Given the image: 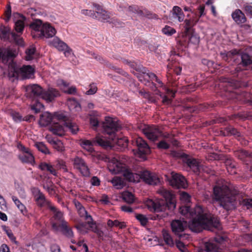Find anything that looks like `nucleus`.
<instances>
[{
    "label": "nucleus",
    "mask_w": 252,
    "mask_h": 252,
    "mask_svg": "<svg viewBox=\"0 0 252 252\" xmlns=\"http://www.w3.org/2000/svg\"><path fill=\"white\" fill-rule=\"evenodd\" d=\"M180 213L184 216L188 217L189 215L192 218L189 223V227L193 232H200L203 229L220 228L219 218L200 205H196L194 208L187 206L182 207Z\"/></svg>",
    "instance_id": "1"
},
{
    "label": "nucleus",
    "mask_w": 252,
    "mask_h": 252,
    "mask_svg": "<svg viewBox=\"0 0 252 252\" xmlns=\"http://www.w3.org/2000/svg\"><path fill=\"white\" fill-rule=\"evenodd\" d=\"M239 194V191L233 185L224 181L213 187L211 196L214 203L217 202L224 210L230 211L236 208V196Z\"/></svg>",
    "instance_id": "2"
},
{
    "label": "nucleus",
    "mask_w": 252,
    "mask_h": 252,
    "mask_svg": "<svg viewBox=\"0 0 252 252\" xmlns=\"http://www.w3.org/2000/svg\"><path fill=\"white\" fill-rule=\"evenodd\" d=\"M159 193L164 200L148 199L146 201V205L152 212H162L166 209L173 210L176 207L175 195L172 191L162 188L158 190Z\"/></svg>",
    "instance_id": "3"
},
{
    "label": "nucleus",
    "mask_w": 252,
    "mask_h": 252,
    "mask_svg": "<svg viewBox=\"0 0 252 252\" xmlns=\"http://www.w3.org/2000/svg\"><path fill=\"white\" fill-rule=\"evenodd\" d=\"M122 62L128 64L131 68H133L137 72L135 73L133 71V73L137 76L139 80L142 83L147 85L148 83H150V81H152V87H151L153 90H156L157 88L156 84L154 83V81L158 83V87L162 86L163 83L162 81L158 78L157 76L152 72H150L142 65L137 64L134 62L129 61L126 59H123Z\"/></svg>",
    "instance_id": "4"
},
{
    "label": "nucleus",
    "mask_w": 252,
    "mask_h": 252,
    "mask_svg": "<svg viewBox=\"0 0 252 252\" xmlns=\"http://www.w3.org/2000/svg\"><path fill=\"white\" fill-rule=\"evenodd\" d=\"M105 133L110 136L114 142H116L119 146L123 148L126 147L128 145V139L127 137L117 138L116 136V132L118 131L120 126L117 121L112 118L106 117L105 122L102 124Z\"/></svg>",
    "instance_id": "5"
},
{
    "label": "nucleus",
    "mask_w": 252,
    "mask_h": 252,
    "mask_svg": "<svg viewBox=\"0 0 252 252\" xmlns=\"http://www.w3.org/2000/svg\"><path fill=\"white\" fill-rule=\"evenodd\" d=\"M17 55V52L15 49L0 47V61L6 64L10 60H11V62L9 63L8 65V70L19 71V70H20V67H18L16 63L13 61Z\"/></svg>",
    "instance_id": "6"
},
{
    "label": "nucleus",
    "mask_w": 252,
    "mask_h": 252,
    "mask_svg": "<svg viewBox=\"0 0 252 252\" xmlns=\"http://www.w3.org/2000/svg\"><path fill=\"white\" fill-rule=\"evenodd\" d=\"M140 128L146 137L152 141L158 140L160 137H169V134L164 135L157 126L144 125L141 126Z\"/></svg>",
    "instance_id": "7"
},
{
    "label": "nucleus",
    "mask_w": 252,
    "mask_h": 252,
    "mask_svg": "<svg viewBox=\"0 0 252 252\" xmlns=\"http://www.w3.org/2000/svg\"><path fill=\"white\" fill-rule=\"evenodd\" d=\"M220 55L222 58L225 61H227L229 59H234L235 56H238L241 58L240 64L244 67H247L252 64V57L246 53L241 52L240 50L237 49H233L228 52L221 53Z\"/></svg>",
    "instance_id": "8"
},
{
    "label": "nucleus",
    "mask_w": 252,
    "mask_h": 252,
    "mask_svg": "<svg viewBox=\"0 0 252 252\" xmlns=\"http://www.w3.org/2000/svg\"><path fill=\"white\" fill-rule=\"evenodd\" d=\"M81 145L84 149L90 153H93L94 151L93 146L96 145L106 149L111 148L110 142L99 135H97L93 141L83 140L82 141Z\"/></svg>",
    "instance_id": "9"
},
{
    "label": "nucleus",
    "mask_w": 252,
    "mask_h": 252,
    "mask_svg": "<svg viewBox=\"0 0 252 252\" xmlns=\"http://www.w3.org/2000/svg\"><path fill=\"white\" fill-rule=\"evenodd\" d=\"M177 156L180 157L183 159V161L196 174L199 175L201 170L205 171L203 167L198 160L190 158L185 153H177Z\"/></svg>",
    "instance_id": "10"
},
{
    "label": "nucleus",
    "mask_w": 252,
    "mask_h": 252,
    "mask_svg": "<svg viewBox=\"0 0 252 252\" xmlns=\"http://www.w3.org/2000/svg\"><path fill=\"white\" fill-rule=\"evenodd\" d=\"M0 37L4 40H9L21 46L24 45L23 39L20 34L11 32L9 29L5 27L1 30Z\"/></svg>",
    "instance_id": "11"
},
{
    "label": "nucleus",
    "mask_w": 252,
    "mask_h": 252,
    "mask_svg": "<svg viewBox=\"0 0 252 252\" xmlns=\"http://www.w3.org/2000/svg\"><path fill=\"white\" fill-rule=\"evenodd\" d=\"M49 208L53 214L50 219L52 227L55 231H58L59 224H62L66 221L64 219L63 213L52 204H49Z\"/></svg>",
    "instance_id": "12"
},
{
    "label": "nucleus",
    "mask_w": 252,
    "mask_h": 252,
    "mask_svg": "<svg viewBox=\"0 0 252 252\" xmlns=\"http://www.w3.org/2000/svg\"><path fill=\"white\" fill-rule=\"evenodd\" d=\"M187 103L184 104L183 107L185 111L190 113H198L200 111H204L212 108L213 106L208 103L201 104L199 105H194V100L191 97L187 98Z\"/></svg>",
    "instance_id": "13"
},
{
    "label": "nucleus",
    "mask_w": 252,
    "mask_h": 252,
    "mask_svg": "<svg viewBox=\"0 0 252 252\" xmlns=\"http://www.w3.org/2000/svg\"><path fill=\"white\" fill-rule=\"evenodd\" d=\"M168 181L170 185L176 189H185L187 186L185 178L182 175L174 172L171 173V177L168 179Z\"/></svg>",
    "instance_id": "14"
},
{
    "label": "nucleus",
    "mask_w": 252,
    "mask_h": 252,
    "mask_svg": "<svg viewBox=\"0 0 252 252\" xmlns=\"http://www.w3.org/2000/svg\"><path fill=\"white\" fill-rule=\"evenodd\" d=\"M132 144L135 145L138 148L137 153L140 157L143 158L150 153V149L147 142L141 137H136L132 140Z\"/></svg>",
    "instance_id": "15"
},
{
    "label": "nucleus",
    "mask_w": 252,
    "mask_h": 252,
    "mask_svg": "<svg viewBox=\"0 0 252 252\" xmlns=\"http://www.w3.org/2000/svg\"><path fill=\"white\" fill-rule=\"evenodd\" d=\"M13 20L15 31L21 35L25 28L26 17L22 14L15 12L13 14Z\"/></svg>",
    "instance_id": "16"
},
{
    "label": "nucleus",
    "mask_w": 252,
    "mask_h": 252,
    "mask_svg": "<svg viewBox=\"0 0 252 252\" xmlns=\"http://www.w3.org/2000/svg\"><path fill=\"white\" fill-rule=\"evenodd\" d=\"M128 10L130 12L137 14L139 16L145 17L151 19H158V16L157 14L153 13L146 8H140L136 5L129 6Z\"/></svg>",
    "instance_id": "17"
},
{
    "label": "nucleus",
    "mask_w": 252,
    "mask_h": 252,
    "mask_svg": "<svg viewBox=\"0 0 252 252\" xmlns=\"http://www.w3.org/2000/svg\"><path fill=\"white\" fill-rule=\"evenodd\" d=\"M74 167L77 169L84 177H89L90 175V170L85 161L81 158L76 157L73 160Z\"/></svg>",
    "instance_id": "18"
},
{
    "label": "nucleus",
    "mask_w": 252,
    "mask_h": 252,
    "mask_svg": "<svg viewBox=\"0 0 252 252\" xmlns=\"http://www.w3.org/2000/svg\"><path fill=\"white\" fill-rule=\"evenodd\" d=\"M138 176L145 183L151 185H157L160 181L159 178L156 174L148 170L140 171Z\"/></svg>",
    "instance_id": "19"
},
{
    "label": "nucleus",
    "mask_w": 252,
    "mask_h": 252,
    "mask_svg": "<svg viewBox=\"0 0 252 252\" xmlns=\"http://www.w3.org/2000/svg\"><path fill=\"white\" fill-rule=\"evenodd\" d=\"M93 6L95 8V12L97 15L96 16L98 17L99 19L102 21L109 22L112 23L116 26L117 25V23H118V22L115 19H110L109 13L103 9L100 5L94 3Z\"/></svg>",
    "instance_id": "20"
},
{
    "label": "nucleus",
    "mask_w": 252,
    "mask_h": 252,
    "mask_svg": "<svg viewBox=\"0 0 252 252\" xmlns=\"http://www.w3.org/2000/svg\"><path fill=\"white\" fill-rule=\"evenodd\" d=\"M187 226V221H182L179 220H173L171 223V227L173 232L180 238H182L185 236V234L182 235L181 233L185 231Z\"/></svg>",
    "instance_id": "21"
},
{
    "label": "nucleus",
    "mask_w": 252,
    "mask_h": 252,
    "mask_svg": "<svg viewBox=\"0 0 252 252\" xmlns=\"http://www.w3.org/2000/svg\"><path fill=\"white\" fill-rule=\"evenodd\" d=\"M44 23L39 19L33 20L29 25L31 29V35L34 38H39L40 35H42V30Z\"/></svg>",
    "instance_id": "22"
},
{
    "label": "nucleus",
    "mask_w": 252,
    "mask_h": 252,
    "mask_svg": "<svg viewBox=\"0 0 252 252\" xmlns=\"http://www.w3.org/2000/svg\"><path fill=\"white\" fill-rule=\"evenodd\" d=\"M26 91L27 97L34 98L38 97L42 98L44 90L39 85L34 84L28 86L26 87Z\"/></svg>",
    "instance_id": "23"
},
{
    "label": "nucleus",
    "mask_w": 252,
    "mask_h": 252,
    "mask_svg": "<svg viewBox=\"0 0 252 252\" xmlns=\"http://www.w3.org/2000/svg\"><path fill=\"white\" fill-rule=\"evenodd\" d=\"M108 168L110 172L115 174L125 170L124 164L115 158H112L111 162L108 164Z\"/></svg>",
    "instance_id": "24"
},
{
    "label": "nucleus",
    "mask_w": 252,
    "mask_h": 252,
    "mask_svg": "<svg viewBox=\"0 0 252 252\" xmlns=\"http://www.w3.org/2000/svg\"><path fill=\"white\" fill-rule=\"evenodd\" d=\"M60 96V93L57 89L49 88L47 90L44 91L42 98L48 102H50Z\"/></svg>",
    "instance_id": "25"
},
{
    "label": "nucleus",
    "mask_w": 252,
    "mask_h": 252,
    "mask_svg": "<svg viewBox=\"0 0 252 252\" xmlns=\"http://www.w3.org/2000/svg\"><path fill=\"white\" fill-rule=\"evenodd\" d=\"M34 72V68L30 65H24L19 70L20 77L22 79L31 78Z\"/></svg>",
    "instance_id": "26"
},
{
    "label": "nucleus",
    "mask_w": 252,
    "mask_h": 252,
    "mask_svg": "<svg viewBox=\"0 0 252 252\" xmlns=\"http://www.w3.org/2000/svg\"><path fill=\"white\" fill-rule=\"evenodd\" d=\"M56 32V30L51 24L49 23H44L42 30V35H40L39 38L43 37L46 38L53 37L55 35Z\"/></svg>",
    "instance_id": "27"
},
{
    "label": "nucleus",
    "mask_w": 252,
    "mask_h": 252,
    "mask_svg": "<svg viewBox=\"0 0 252 252\" xmlns=\"http://www.w3.org/2000/svg\"><path fill=\"white\" fill-rule=\"evenodd\" d=\"M234 155L238 159L246 162L247 164H248L249 162H252V153L240 149L235 151L234 152Z\"/></svg>",
    "instance_id": "28"
},
{
    "label": "nucleus",
    "mask_w": 252,
    "mask_h": 252,
    "mask_svg": "<svg viewBox=\"0 0 252 252\" xmlns=\"http://www.w3.org/2000/svg\"><path fill=\"white\" fill-rule=\"evenodd\" d=\"M221 134L224 136H234L235 138L240 140L241 134L237 129L232 126H228L224 128L223 130L220 131Z\"/></svg>",
    "instance_id": "29"
},
{
    "label": "nucleus",
    "mask_w": 252,
    "mask_h": 252,
    "mask_svg": "<svg viewBox=\"0 0 252 252\" xmlns=\"http://www.w3.org/2000/svg\"><path fill=\"white\" fill-rule=\"evenodd\" d=\"M65 126H63L58 123H54L49 128V130L54 134L62 136L65 134Z\"/></svg>",
    "instance_id": "30"
},
{
    "label": "nucleus",
    "mask_w": 252,
    "mask_h": 252,
    "mask_svg": "<svg viewBox=\"0 0 252 252\" xmlns=\"http://www.w3.org/2000/svg\"><path fill=\"white\" fill-rule=\"evenodd\" d=\"M59 230L65 237L70 238L73 237L74 234L70 226H69L67 221L63 222L62 224H59Z\"/></svg>",
    "instance_id": "31"
},
{
    "label": "nucleus",
    "mask_w": 252,
    "mask_h": 252,
    "mask_svg": "<svg viewBox=\"0 0 252 252\" xmlns=\"http://www.w3.org/2000/svg\"><path fill=\"white\" fill-rule=\"evenodd\" d=\"M171 60L167 65V74H170L171 70H173L174 73L177 75H179L181 73L182 68L181 66L178 65L176 63H173L172 61L174 60L173 57L171 56V58L168 60L169 61Z\"/></svg>",
    "instance_id": "32"
},
{
    "label": "nucleus",
    "mask_w": 252,
    "mask_h": 252,
    "mask_svg": "<svg viewBox=\"0 0 252 252\" xmlns=\"http://www.w3.org/2000/svg\"><path fill=\"white\" fill-rule=\"evenodd\" d=\"M49 45L53 46L60 51H63L67 47V44L57 36L49 41Z\"/></svg>",
    "instance_id": "33"
},
{
    "label": "nucleus",
    "mask_w": 252,
    "mask_h": 252,
    "mask_svg": "<svg viewBox=\"0 0 252 252\" xmlns=\"http://www.w3.org/2000/svg\"><path fill=\"white\" fill-rule=\"evenodd\" d=\"M231 16L233 20L238 24H243L247 20L245 14L239 9L232 12Z\"/></svg>",
    "instance_id": "34"
},
{
    "label": "nucleus",
    "mask_w": 252,
    "mask_h": 252,
    "mask_svg": "<svg viewBox=\"0 0 252 252\" xmlns=\"http://www.w3.org/2000/svg\"><path fill=\"white\" fill-rule=\"evenodd\" d=\"M53 116L49 112H46L40 116L39 124L42 126H48L53 121Z\"/></svg>",
    "instance_id": "35"
},
{
    "label": "nucleus",
    "mask_w": 252,
    "mask_h": 252,
    "mask_svg": "<svg viewBox=\"0 0 252 252\" xmlns=\"http://www.w3.org/2000/svg\"><path fill=\"white\" fill-rule=\"evenodd\" d=\"M198 20L193 19H186L185 20V35H189L193 32V27L197 23Z\"/></svg>",
    "instance_id": "36"
},
{
    "label": "nucleus",
    "mask_w": 252,
    "mask_h": 252,
    "mask_svg": "<svg viewBox=\"0 0 252 252\" xmlns=\"http://www.w3.org/2000/svg\"><path fill=\"white\" fill-rule=\"evenodd\" d=\"M18 158L23 163H30L32 164L34 162V158L31 151L27 152V153H26L20 154L18 156Z\"/></svg>",
    "instance_id": "37"
},
{
    "label": "nucleus",
    "mask_w": 252,
    "mask_h": 252,
    "mask_svg": "<svg viewBox=\"0 0 252 252\" xmlns=\"http://www.w3.org/2000/svg\"><path fill=\"white\" fill-rule=\"evenodd\" d=\"M172 16L177 19L179 22L184 21L185 15L182 9L178 6H174L172 9Z\"/></svg>",
    "instance_id": "38"
},
{
    "label": "nucleus",
    "mask_w": 252,
    "mask_h": 252,
    "mask_svg": "<svg viewBox=\"0 0 252 252\" xmlns=\"http://www.w3.org/2000/svg\"><path fill=\"white\" fill-rule=\"evenodd\" d=\"M39 168L42 171H46L54 176L57 175L56 170L50 163L45 162H42L39 165Z\"/></svg>",
    "instance_id": "39"
},
{
    "label": "nucleus",
    "mask_w": 252,
    "mask_h": 252,
    "mask_svg": "<svg viewBox=\"0 0 252 252\" xmlns=\"http://www.w3.org/2000/svg\"><path fill=\"white\" fill-rule=\"evenodd\" d=\"M111 183L117 189H121L126 185L124 179L117 176L114 177L112 179Z\"/></svg>",
    "instance_id": "40"
},
{
    "label": "nucleus",
    "mask_w": 252,
    "mask_h": 252,
    "mask_svg": "<svg viewBox=\"0 0 252 252\" xmlns=\"http://www.w3.org/2000/svg\"><path fill=\"white\" fill-rule=\"evenodd\" d=\"M123 200L128 204H132L134 202L135 197L133 193L128 191H124L122 194Z\"/></svg>",
    "instance_id": "41"
},
{
    "label": "nucleus",
    "mask_w": 252,
    "mask_h": 252,
    "mask_svg": "<svg viewBox=\"0 0 252 252\" xmlns=\"http://www.w3.org/2000/svg\"><path fill=\"white\" fill-rule=\"evenodd\" d=\"M186 36L188 37V42H185V43H181V44L183 46H186L188 43H190L193 44H197L199 42V37L195 34H194L193 32H191L189 35H185Z\"/></svg>",
    "instance_id": "42"
},
{
    "label": "nucleus",
    "mask_w": 252,
    "mask_h": 252,
    "mask_svg": "<svg viewBox=\"0 0 252 252\" xmlns=\"http://www.w3.org/2000/svg\"><path fill=\"white\" fill-rule=\"evenodd\" d=\"M36 51V48L34 46H30L25 51L26 56L25 59L26 61H29L34 59V56Z\"/></svg>",
    "instance_id": "43"
},
{
    "label": "nucleus",
    "mask_w": 252,
    "mask_h": 252,
    "mask_svg": "<svg viewBox=\"0 0 252 252\" xmlns=\"http://www.w3.org/2000/svg\"><path fill=\"white\" fill-rule=\"evenodd\" d=\"M34 146L38 150L45 155L50 154V152L46 145L42 142H37L34 144Z\"/></svg>",
    "instance_id": "44"
},
{
    "label": "nucleus",
    "mask_w": 252,
    "mask_h": 252,
    "mask_svg": "<svg viewBox=\"0 0 252 252\" xmlns=\"http://www.w3.org/2000/svg\"><path fill=\"white\" fill-rule=\"evenodd\" d=\"M205 248L207 252H218L219 250L218 244L211 242L206 243Z\"/></svg>",
    "instance_id": "45"
},
{
    "label": "nucleus",
    "mask_w": 252,
    "mask_h": 252,
    "mask_svg": "<svg viewBox=\"0 0 252 252\" xmlns=\"http://www.w3.org/2000/svg\"><path fill=\"white\" fill-rule=\"evenodd\" d=\"M162 232L163 238L165 244L169 247L173 246V240L169 233L166 230H163Z\"/></svg>",
    "instance_id": "46"
},
{
    "label": "nucleus",
    "mask_w": 252,
    "mask_h": 252,
    "mask_svg": "<svg viewBox=\"0 0 252 252\" xmlns=\"http://www.w3.org/2000/svg\"><path fill=\"white\" fill-rule=\"evenodd\" d=\"M90 227L91 228L92 231L97 235L100 241L103 240L104 233L103 231H102L96 225V223H95V224L92 225V226L91 225Z\"/></svg>",
    "instance_id": "47"
},
{
    "label": "nucleus",
    "mask_w": 252,
    "mask_h": 252,
    "mask_svg": "<svg viewBox=\"0 0 252 252\" xmlns=\"http://www.w3.org/2000/svg\"><path fill=\"white\" fill-rule=\"evenodd\" d=\"M135 217L143 226H145L148 222V219L143 214H135Z\"/></svg>",
    "instance_id": "48"
},
{
    "label": "nucleus",
    "mask_w": 252,
    "mask_h": 252,
    "mask_svg": "<svg viewBox=\"0 0 252 252\" xmlns=\"http://www.w3.org/2000/svg\"><path fill=\"white\" fill-rule=\"evenodd\" d=\"M138 176V174H134L133 173L129 171L128 170L125 171L124 173V176L125 178L130 182H136V180L134 179V176Z\"/></svg>",
    "instance_id": "49"
},
{
    "label": "nucleus",
    "mask_w": 252,
    "mask_h": 252,
    "mask_svg": "<svg viewBox=\"0 0 252 252\" xmlns=\"http://www.w3.org/2000/svg\"><path fill=\"white\" fill-rule=\"evenodd\" d=\"M52 146L54 149L60 152L64 150L63 144L61 140H57L56 142H54Z\"/></svg>",
    "instance_id": "50"
},
{
    "label": "nucleus",
    "mask_w": 252,
    "mask_h": 252,
    "mask_svg": "<svg viewBox=\"0 0 252 252\" xmlns=\"http://www.w3.org/2000/svg\"><path fill=\"white\" fill-rule=\"evenodd\" d=\"M4 20L6 22L9 21L11 16V7L9 2L6 4V9L4 12Z\"/></svg>",
    "instance_id": "51"
},
{
    "label": "nucleus",
    "mask_w": 252,
    "mask_h": 252,
    "mask_svg": "<svg viewBox=\"0 0 252 252\" xmlns=\"http://www.w3.org/2000/svg\"><path fill=\"white\" fill-rule=\"evenodd\" d=\"M66 124L65 128H68V129L73 133L76 134L79 130L78 126L73 123H65Z\"/></svg>",
    "instance_id": "52"
},
{
    "label": "nucleus",
    "mask_w": 252,
    "mask_h": 252,
    "mask_svg": "<svg viewBox=\"0 0 252 252\" xmlns=\"http://www.w3.org/2000/svg\"><path fill=\"white\" fill-rule=\"evenodd\" d=\"M162 32L164 34L167 36H171L176 32L175 29L168 26H165V27L162 29Z\"/></svg>",
    "instance_id": "53"
},
{
    "label": "nucleus",
    "mask_w": 252,
    "mask_h": 252,
    "mask_svg": "<svg viewBox=\"0 0 252 252\" xmlns=\"http://www.w3.org/2000/svg\"><path fill=\"white\" fill-rule=\"evenodd\" d=\"M32 192L35 201L39 200V199H42L43 197H45L44 194L40 191L38 188H33Z\"/></svg>",
    "instance_id": "54"
},
{
    "label": "nucleus",
    "mask_w": 252,
    "mask_h": 252,
    "mask_svg": "<svg viewBox=\"0 0 252 252\" xmlns=\"http://www.w3.org/2000/svg\"><path fill=\"white\" fill-rule=\"evenodd\" d=\"M10 115L13 121L16 123H20L23 121V117L17 112L12 111Z\"/></svg>",
    "instance_id": "55"
},
{
    "label": "nucleus",
    "mask_w": 252,
    "mask_h": 252,
    "mask_svg": "<svg viewBox=\"0 0 252 252\" xmlns=\"http://www.w3.org/2000/svg\"><path fill=\"white\" fill-rule=\"evenodd\" d=\"M55 166L58 169H63L65 172L67 171L65 162L63 160H58L56 161Z\"/></svg>",
    "instance_id": "56"
},
{
    "label": "nucleus",
    "mask_w": 252,
    "mask_h": 252,
    "mask_svg": "<svg viewBox=\"0 0 252 252\" xmlns=\"http://www.w3.org/2000/svg\"><path fill=\"white\" fill-rule=\"evenodd\" d=\"M156 94L159 95L162 98V102L163 104L167 105L171 103L172 98H169L167 95L163 94L160 92L158 91Z\"/></svg>",
    "instance_id": "57"
},
{
    "label": "nucleus",
    "mask_w": 252,
    "mask_h": 252,
    "mask_svg": "<svg viewBox=\"0 0 252 252\" xmlns=\"http://www.w3.org/2000/svg\"><path fill=\"white\" fill-rule=\"evenodd\" d=\"M36 202L37 205L40 207H43L45 205H47L49 208V204H51L50 202L46 199L45 196L43 197L42 199H39V200L36 201Z\"/></svg>",
    "instance_id": "58"
},
{
    "label": "nucleus",
    "mask_w": 252,
    "mask_h": 252,
    "mask_svg": "<svg viewBox=\"0 0 252 252\" xmlns=\"http://www.w3.org/2000/svg\"><path fill=\"white\" fill-rule=\"evenodd\" d=\"M97 90V88L96 85L94 83L91 84L90 85L89 90L86 92V94L88 95L94 94L96 93Z\"/></svg>",
    "instance_id": "59"
},
{
    "label": "nucleus",
    "mask_w": 252,
    "mask_h": 252,
    "mask_svg": "<svg viewBox=\"0 0 252 252\" xmlns=\"http://www.w3.org/2000/svg\"><path fill=\"white\" fill-rule=\"evenodd\" d=\"M43 107V105L39 102H36L35 104L32 106V109L34 111L35 113H38L40 111L41 108Z\"/></svg>",
    "instance_id": "60"
},
{
    "label": "nucleus",
    "mask_w": 252,
    "mask_h": 252,
    "mask_svg": "<svg viewBox=\"0 0 252 252\" xmlns=\"http://www.w3.org/2000/svg\"><path fill=\"white\" fill-rule=\"evenodd\" d=\"M157 147L159 149L166 150L169 148V145L164 140H161L157 144Z\"/></svg>",
    "instance_id": "61"
},
{
    "label": "nucleus",
    "mask_w": 252,
    "mask_h": 252,
    "mask_svg": "<svg viewBox=\"0 0 252 252\" xmlns=\"http://www.w3.org/2000/svg\"><path fill=\"white\" fill-rule=\"evenodd\" d=\"M91 55L94 59H95L96 61L99 62L100 63L104 64H107V61L100 55H97L94 53H92L91 54Z\"/></svg>",
    "instance_id": "62"
},
{
    "label": "nucleus",
    "mask_w": 252,
    "mask_h": 252,
    "mask_svg": "<svg viewBox=\"0 0 252 252\" xmlns=\"http://www.w3.org/2000/svg\"><path fill=\"white\" fill-rule=\"evenodd\" d=\"M90 122L91 126L93 127V128H96L99 125V122L97 118L94 117H91L90 119Z\"/></svg>",
    "instance_id": "63"
},
{
    "label": "nucleus",
    "mask_w": 252,
    "mask_h": 252,
    "mask_svg": "<svg viewBox=\"0 0 252 252\" xmlns=\"http://www.w3.org/2000/svg\"><path fill=\"white\" fill-rule=\"evenodd\" d=\"M227 238V237L225 235H217L214 238V240L219 245L225 241Z\"/></svg>",
    "instance_id": "64"
}]
</instances>
